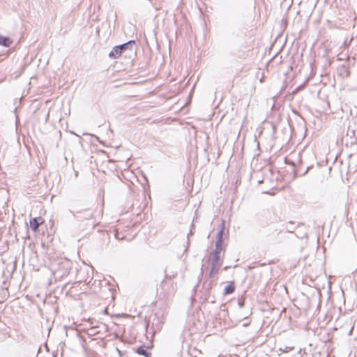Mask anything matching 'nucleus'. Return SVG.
I'll return each instance as SVG.
<instances>
[{
  "instance_id": "f257e3e1",
  "label": "nucleus",
  "mask_w": 357,
  "mask_h": 357,
  "mask_svg": "<svg viewBox=\"0 0 357 357\" xmlns=\"http://www.w3.org/2000/svg\"><path fill=\"white\" fill-rule=\"evenodd\" d=\"M224 228L222 227L218 233L217 241L215 243V249L213 252H217L218 255H220V252L222 250V241Z\"/></svg>"
},
{
  "instance_id": "f03ea898",
  "label": "nucleus",
  "mask_w": 357,
  "mask_h": 357,
  "mask_svg": "<svg viewBox=\"0 0 357 357\" xmlns=\"http://www.w3.org/2000/svg\"><path fill=\"white\" fill-rule=\"evenodd\" d=\"M210 265L220 266V255L213 252L209 257Z\"/></svg>"
},
{
  "instance_id": "7ed1b4c3",
  "label": "nucleus",
  "mask_w": 357,
  "mask_h": 357,
  "mask_svg": "<svg viewBox=\"0 0 357 357\" xmlns=\"http://www.w3.org/2000/svg\"><path fill=\"white\" fill-rule=\"evenodd\" d=\"M43 219L41 218H34L30 220V227L33 231H36L40 225L43 223Z\"/></svg>"
},
{
  "instance_id": "20e7f679",
  "label": "nucleus",
  "mask_w": 357,
  "mask_h": 357,
  "mask_svg": "<svg viewBox=\"0 0 357 357\" xmlns=\"http://www.w3.org/2000/svg\"><path fill=\"white\" fill-rule=\"evenodd\" d=\"M122 54V51L121 50V47L119 46L114 47L112 50L109 52V56L110 58L116 59L121 56Z\"/></svg>"
},
{
  "instance_id": "39448f33",
  "label": "nucleus",
  "mask_w": 357,
  "mask_h": 357,
  "mask_svg": "<svg viewBox=\"0 0 357 357\" xmlns=\"http://www.w3.org/2000/svg\"><path fill=\"white\" fill-rule=\"evenodd\" d=\"M12 40L8 37H3L0 35V45L8 47L12 44Z\"/></svg>"
},
{
  "instance_id": "423d86ee",
  "label": "nucleus",
  "mask_w": 357,
  "mask_h": 357,
  "mask_svg": "<svg viewBox=\"0 0 357 357\" xmlns=\"http://www.w3.org/2000/svg\"><path fill=\"white\" fill-rule=\"evenodd\" d=\"M137 352L140 354V355H142V356H144L146 357H150V355H151V353L149 352L146 349V347H139L137 350Z\"/></svg>"
},
{
  "instance_id": "0eeeda50",
  "label": "nucleus",
  "mask_w": 357,
  "mask_h": 357,
  "mask_svg": "<svg viewBox=\"0 0 357 357\" xmlns=\"http://www.w3.org/2000/svg\"><path fill=\"white\" fill-rule=\"evenodd\" d=\"M235 287L232 283L227 285L224 289L225 294H230L234 291Z\"/></svg>"
},
{
  "instance_id": "6e6552de",
  "label": "nucleus",
  "mask_w": 357,
  "mask_h": 357,
  "mask_svg": "<svg viewBox=\"0 0 357 357\" xmlns=\"http://www.w3.org/2000/svg\"><path fill=\"white\" fill-rule=\"evenodd\" d=\"M220 266L210 265L209 277L212 278L214 275L218 273Z\"/></svg>"
},
{
  "instance_id": "1a4fd4ad",
  "label": "nucleus",
  "mask_w": 357,
  "mask_h": 357,
  "mask_svg": "<svg viewBox=\"0 0 357 357\" xmlns=\"http://www.w3.org/2000/svg\"><path fill=\"white\" fill-rule=\"evenodd\" d=\"M294 346H285L284 347H281L280 349V351H283V352H289L291 350L294 349Z\"/></svg>"
},
{
  "instance_id": "9d476101",
  "label": "nucleus",
  "mask_w": 357,
  "mask_h": 357,
  "mask_svg": "<svg viewBox=\"0 0 357 357\" xmlns=\"http://www.w3.org/2000/svg\"><path fill=\"white\" fill-rule=\"evenodd\" d=\"M131 43H132V41H129L128 43H124L119 47H121V50L123 52V50H124L128 47V46L131 44Z\"/></svg>"
},
{
  "instance_id": "9b49d317",
  "label": "nucleus",
  "mask_w": 357,
  "mask_h": 357,
  "mask_svg": "<svg viewBox=\"0 0 357 357\" xmlns=\"http://www.w3.org/2000/svg\"><path fill=\"white\" fill-rule=\"evenodd\" d=\"M166 284H167V282L165 280H162L161 282L160 287L162 288H164Z\"/></svg>"
},
{
  "instance_id": "f8f14e48",
  "label": "nucleus",
  "mask_w": 357,
  "mask_h": 357,
  "mask_svg": "<svg viewBox=\"0 0 357 357\" xmlns=\"http://www.w3.org/2000/svg\"><path fill=\"white\" fill-rule=\"evenodd\" d=\"M190 235H192V231L190 230V233L188 234V238H189Z\"/></svg>"
}]
</instances>
